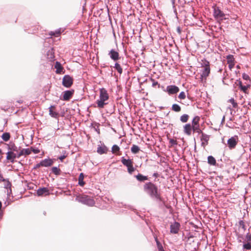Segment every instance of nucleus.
I'll list each match as a JSON object with an SVG mask.
<instances>
[{"label":"nucleus","instance_id":"nucleus-36","mask_svg":"<svg viewBox=\"0 0 251 251\" xmlns=\"http://www.w3.org/2000/svg\"><path fill=\"white\" fill-rule=\"evenodd\" d=\"M227 63H234V58L232 55H228L226 56Z\"/></svg>","mask_w":251,"mask_h":251},{"label":"nucleus","instance_id":"nucleus-2","mask_svg":"<svg viewBox=\"0 0 251 251\" xmlns=\"http://www.w3.org/2000/svg\"><path fill=\"white\" fill-rule=\"evenodd\" d=\"M109 99V95L107 90L105 88H100V99L96 101L98 107L102 108L104 105L107 104L105 101Z\"/></svg>","mask_w":251,"mask_h":251},{"label":"nucleus","instance_id":"nucleus-51","mask_svg":"<svg viewBox=\"0 0 251 251\" xmlns=\"http://www.w3.org/2000/svg\"><path fill=\"white\" fill-rule=\"evenodd\" d=\"M66 156L65 155H61L58 157V159L60 160L61 161L63 160L66 158Z\"/></svg>","mask_w":251,"mask_h":251},{"label":"nucleus","instance_id":"nucleus-25","mask_svg":"<svg viewBox=\"0 0 251 251\" xmlns=\"http://www.w3.org/2000/svg\"><path fill=\"white\" fill-rule=\"evenodd\" d=\"M136 179L139 181H144L148 180V177L147 176H143L141 174H138L135 176Z\"/></svg>","mask_w":251,"mask_h":251},{"label":"nucleus","instance_id":"nucleus-28","mask_svg":"<svg viewBox=\"0 0 251 251\" xmlns=\"http://www.w3.org/2000/svg\"><path fill=\"white\" fill-rule=\"evenodd\" d=\"M139 151V147L136 145H133L131 148V151L134 154L137 153Z\"/></svg>","mask_w":251,"mask_h":251},{"label":"nucleus","instance_id":"nucleus-58","mask_svg":"<svg viewBox=\"0 0 251 251\" xmlns=\"http://www.w3.org/2000/svg\"><path fill=\"white\" fill-rule=\"evenodd\" d=\"M177 30L178 31V32H179V33H180V29L179 27L177 28Z\"/></svg>","mask_w":251,"mask_h":251},{"label":"nucleus","instance_id":"nucleus-31","mask_svg":"<svg viewBox=\"0 0 251 251\" xmlns=\"http://www.w3.org/2000/svg\"><path fill=\"white\" fill-rule=\"evenodd\" d=\"M172 110L174 111L178 112L181 111V107L177 104H174L172 106Z\"/></svg>","mask_w":251,"mask_h":251},{"label":"nucleus","instance_id":"nucleus-57","mask_svg":"<svg viewBox=\"0 0 251 251\" xmlns=\"http://www.w3.org/2000/svg\"><path fill=\"white\" fill-rule=\"evenodd\" d=\"M157 248L158 249V251L163 250V248L162 246H160L159 247H158Z\"/></svg>","mask_w":251,"mask_h":251},{"label":"nucleus","instance_id":"nucleus-55","mask_svg":"<svg viewBox=\"0 0 251 251\" xmlns=\"http://www.w3.org/2000/svg\"><path fill=\"white\" fill-rule=\"evenodd\" d=\"M238 85H239V86L240 88H241V87L243 86V85H242V82H241V81H240L239 82V84H238Z\"/></svg>","mask_w":251,"mask_h":251},{"label":"nucleus","instance_id":"nucleus-16","mask_svg":"<svg viewBox=\"0 0 251 251\" xmlns=\"http://www.w3.org/2000/svg\"><path fill=\"white\" fill-rule=\"evenodd\" d=\"M31 150L30 149H23L18 153L17 157H20L23 155H27L31 153Z\"/></svg>","mask_w":251,"mask_h":251},{"label":"nucleus","instance_id":"nucleus-26","mask_svg":"<svg viewBox=\"0 0 251 251\" xmlns=\"http://www.w3.org/2000/svg\"><path fill=\"white\" fill-rule=\"evenodd\" d=\"M84 175L82 173H80L78 177V184L81 186H83L85 184V182L83 181Z\"/></svg>","mask_w":251,"mask_h":251},{"label":"nucleus","instance_id":"nucleus-18","mask_svg":"<svg viewBox=\"0 0 251 251\" xmlns=\"http://www.w3.org/2000/svg\"><path fill=\"white\" fill-rule=\"evenodd\" d=\"M73 94V92L71 91H65L64 92L63 100H69L71 99Z\"/></svg>","mask_w":251,"mask_h":251},{"label":"nucleus","instance_id":"nucleus-39","mask_svg":"<svg viewBox=\"0 0 251 251\" xmlns=\"http://www.w3.org/2000/svg\"><path fill=\"white\" fill-rule=\"evenodd\" d=\"M250 87V85L247 86H243L241 87L240 89L243 91L245 93H248L247 90Z\"/></svg>","mask_w":251,"mask_h":251},{"label":"nucleus","instance_id":"nucleus-53","mask_svg":"<svg viewBox=\"0 0 251 251\" xmlns=\"http://www.w3.org/2000/svg\"><path fill=\"white\" fill-rule=\"evenodd\" d=\"M42 165H40V162L39 163H38L36 165V166H35L34 168L35 169H37V168H38L40 167H41Z\"/></svg>","mask_w":251,"mask_h":251},{"label":"nucleus","instance_id":"nucleus-5","mask_svg":"<svg viewBox=\"0 0 251 251\" xmlns=\"http://www.w3.org/2000/svg\"><path fill=\"white\" fill-rule=\"evenodd\" d=\"M239 142V137L237 135H234L227 140V145L229 149H235Z\"/></svg>","mask_w":251,"mask_h":251},{"label":"nucleus","instance_id":"nucleus-52","mask_svg":"<svg viewBox=\"0 0 251 251\" xmlns=\"http://www.w3.org/2000/svg\"><path fill=\"white\" fill-rule=\"evenodd\" d=\"M228 67L231 70L234 66V63H228Z\"/></svg>","mask_w":251,"mask_h":251},{"label":"nucleus","instance_id":"nucleus-46","mask_svg":"<svg viewBox=\"0 0 251 251\" xmlns=\"http://www.w3.org/2000/svg\"><path fill=\"white\" fill-rule=\"evenodd\" d=\"M169 142L172 146L177 145L176 140H174L173 139H170L169 140Z\"/></svg>","mask_w":251,"mask_h":251},{"label":"nucleus","instance_id":"nucleus-37","mask_svg":"<svg viewBox=\"0 0 251 251\" xmlns=\"http://www.w3.org/2000/svg\"><path fill=\"white\" fill-rule=\"evenodd\" d=\"M243 248L244 250H251V243L248 242V243L243 244Z\"/></svg>","mask_w":251,"mask_h":251},{"label":"nucleus","instance_id":"nucleus-47","mask_svg":"<svg viewBox=\"0 0 251 251\" xmlns=\"http://www.w3.org/2000/svg\"><path fill=\"white\" fill-rule=\"evenodd\" d=\"M31 150V151H33L34 153L35 154H37V153H38L40 152V150L38 149H34V148H31V149H30Z\"/></svg>","mask_w":251,"mask_h":251},{"label":"nucleus","instance_id":"nucleus-38","mask_svg":"<svg viewBox=\"0 0 251 251\" xmlns=\"http://www.w3.org/2000/svg\"><path fill=\"white\" fill-rule=\"evenodd\" d=\"M228 101L232 104L233 108H236L237 106V103L235 101L234 99L231 98Z\"/></svg>","mask_w":251,"mask_h":251},{"label":"nucleus","instance_id":"nucleus-60","mask_svg":"<svg viewBox=\"0 0 251 251\" xmlns=\"http://www.w3.org/2000/svg\"><path fill=\"white\" fill-rule=\"evenodd\" d=\"M1 153V150L0 149V154Z\"/></svg>","mask_w":251,"mask_h":251},{"label":"nucleus","instance_id":"nucleus-9","mask_svg":"<svg viewBox=\"0 0 251 251\" xmlns=\"http://www.w3.org/2000/svg\"><path fill=\"white\" fill-rule=\"evenodd\" d=\"M214 16L215 18L220 20H223L226 19V18H224L225 16V14L218 8L214 9Z\"/></svg>","mask_w":251,"mask_h":251},{"label":"nucleus","instance_id":"nucleus-21","mask_svg":"<svg viewBox=\"0 0 251 251\" xmlns=\"http://www.w3.org/2000/svg\"><path fill=\"white\" fill-rule=\"evenodd\" d=\"M108 151L107 147L105 146H99L97 148V152L100 154L106 153Z\"/></svg>","mask_w":251,"mask_h":251},{"label":"nucleus","instance_id":"nucleus-45","mask_svg":"<svg viewBox=\"0 0 251 251\" xmlns=\"http://www.w3.org/2000/svg\"><path fill=\"white\" fill-rule=\"evenodd\" d=\"M151 81L152 82V87H154L156 85H157L158 87L159 88L160 84L158 83L157 81H155L153 79H152V78L151 79Z\"/></svg>","mask_w":251,"mask_h":251},{"label":"nucleus","instance_id":"nucleus-56","mask_svg":"<svg viewBox=\"0 0 251 251\" xmlns=\"http://www.w3.org/2000/svg\"><path fill=\"white\" fill-rule=\"evenodd\" d=\"M50 52L51 53L50 58L51 59H52L54 57V56H53V55L52 54V50H49V52Z\"/></svg>","mask_w":251,"mask_h":251},{"label":"nucleus","instance_id":"nucleus-11","mask_svg":"<svg viewBox=\"0 0 251 251\" xmlns=\"http://www.w3.org/2000/svg\"><path fill=\"white\" fill-rule=\"evenodd\" d=\"M108 55H109L111 59L114 61H117L119 59V53L113 49L111 50L109 52Z\"/></svg>","mask_w":251,"mask_h":251},{"label":"nucleus","instance_id":"nucleus-15","mask_svg":"<svg viewBox=\"0 0 251 251\" xmlns=\"http://www.w3.org/2000/svg\"><path fill=\"white\" fill-rule=\"evenodd\" d=\"M210 72V67L203 68V70L202 71L201 74V77L202 79H205L206 77L209 75Z\"/></svg>","mask_w":251,"mask_h":251},{"label":"nucleus","instance_id":"nucleus-49","mask_svg":"<svg viewBox=\"0 0 251 251\" xmlns=\"http://www.w3.org/2000/svg\"><path fill=\"white\" fill-rule=\"evenodd\" d=\"M155 241L156 242V245H157V248L158 247H159L160 246H162L161 244L160 243V242L157 239V237H155Z\"/></svg>","mask_w":251,"mask_h":251},{"label":"nucleus","instance_id":"nucleus-8","mask_svg":"<svg viewBox=\"0 0 251 251\" xmlns=\"http://www.w3.org/2000/svg\"><path fill=\"white\" fill-rule=\"evenodd\" d=\"M179 88L176 85H169L166 87V91L169 95L176 94L179 92Z\"/></svg>","mask_w":251,"mask_h":251},{"label":"nucleus","instance_id":"nucleus-59","mask_svg":"<svg viewBox=\"0 0 251 251\" xmlns=\"http://www.w3.org/2000/svg\"><path fill=\"white\" fill-rule=\"evenodd\" d=\"M164 251V249H163V250H159V251Z\"/></svg>","mask_w":251,"mask_h":251},{"label":"nucleus","instance_id":"nucleus-1","mask_svg":"<svg viewBox=\"0 0 251 251\" xmlns=\"http://www.w3.org/2000/svg\"><path fill=\"white\" fill-rule=\"evenodd\" d=\"M144 190L152 199H155L160 201H163V198L158 191L157 186L152 182H149L144 185Z\"/></svg>","mask_w":251,"mask_h":251},{"label":"nucleus","instance_id":"nucleus-54","mask_svg":"<svg viewBox=\"0 0 251 251\" xmlns=\"http://www.w3.org/2000/svg\"><path fill=\"white\" fill-rule=\"evenodd\" d=\"M153 176L155 177H157L158 176H159V174L157 173H154L153 174Z\"/></svg>","mask_w":251,"mask_h":251},{"label":"nucleus","instance_id":"nucleus-42","mask_svg":"<svg viewBox=\"0 0 251 251\" xmlns=\"http://www.w3.org/2000/svg\"><path fill=\"white\" fill-rule=\"evenodd\" d=\"M245 241H247V242H250L251 241V233H248L246 234V235L245 236Z\"/></svg>","mask_w":251,"mask_h":251},{"label":"nucleus","instance_id":"nucleus-32","mask_svg":"<svg viewBox=\"0 0 251 251\" xmlns=\"http://www.w3.org/2000/svg\"><path fill=\"white\" fill-rule=\"evenodd\" d=\"M120 149L119 146L116 145H114L112 147V152L113 153H117V154L120 155V154L118 153V152L120 151Z\"/></svg>","mask_w":251,"mask_h":251},{"label":"nucleus","instance_id":"nucleus-50","mask_svg":"<svg viewBox=\"0 0 251 251\" xmlns=\"http://www.w3.org/2000/svg\"><path fill=\"white\" fill-rule=\"evenodd\" d=\"M155 241L156 242V245H157V248L158 247H159L160 246H162L161 244L160 243V242L157 239V237H155Z\"/></svg>","mask_w":251,"mask_h":251},{"label":"nucleus","instance_id":"nucleus-17","mask_svg":"<svg viewBox=\"0 0 251 251\" xmlns=\"http://www.w3.org/2000/svg\"><path fill=\"white\" fill-rule=\"evenodd\" d=\"M209 139V136L204 134L203 133H202L201 134V140L202 141V145L203 146H204L205 145H207L208 144V141Z\"/></svg>","mask_w":251,"mask_h":251},{"label":"nucleus","instance_id":"nucleus-20","mask_svg":"<svg viewBox=\"0 0 251 251\" xmlns=\"http://www.w3.org/2000/svg\"><path fill=\"white\" fill-rule=\"evenodd\" d=\"M54 68L56 69V73L57 74H61L63 72V68L59 62H56Z\"/></svg>","mask_w":251,"mask_h":251},{"label":"nucleus","instance_id":"nucleus-4","mask_svg":"<svg viewBox=\"0 0 251 251\" xmlns=\"http://www.w3.org/2000/svg\"><path fill=\"white\" fill-rule=\"evenodd\" d=\"M238 225V231L236 232V235L237 236L238 242H241V240L243 239V235L246 230V226L245 223L243 220L239 221Z\"/></svg>","mask_w":251,"mask_h":251},{"label":"nucleus","instance_id":"nucleus-40","mask_svg":"<svg viewBox=\"0 0 251 251\" xmlns=\"http://www.w3.org/2000/svg\"><path fill=\"white\" fill-rule=\"evenodd\" d=\"M127 172L129 174H132V173L135 171V168L133 167V165H131L130 167L127 168Z\"/></svg>","mask_w":251,"mask_h":251},{"label":"nucleus","instance_id":"nucleus-10","mask_svg":"<svg viewBox=\"0 0 251 251\" xmlns=\"http://www.w3.org/2000/svg\"><path fill=\"white\" fill-rule=\"evenodd\" d=\"M192 129L193 127L190 124H187L183 126V132L185 134L190 136L193 130Z\"/></svg>","mask_w":251,"mask_h":251},{"label":"nucleus","instance_id":"nucleus-35","mask_svg":"<svg viewBox=\"0 0 251 251\" xmlns=\"http://www.w3.org/2000/svg\"><path fill=\"white\" fill-rule=\"evenodd\" d=\"M51 171L52 172L56 175H60V170L56 167H52L51 169Z\"/></svg>","mask_w":251,"mask_h":251},{"label":"nucleus","instance_id":"nucleus-41","mask_svg":"<svg viewBox=\"0 0 251 251\" xmlns=\"http://www.w3.org/2000/svg\"><path fill=\"white\" fill-rule=\"evenodd\" d=\"M9 149L14 151H18V148L14 144L9 146Z\"/></svg>","mask_w":251,"mask_h":251},{"label":"nucleus","instance_id":"nucleus-34","mask_svg":"<svg viewBox=\"0 0 251 251\" xmlns=\"http://www.w3.org/2000/svg\"><path fill=\"white\" fill-rule=\"evenodd\" d=\"M192 129H193L192 131H193V132H197L199 134H200V133L202 134V131L201 130V129L200 128V125L193 127Z\"/></svg>","mask_w":251,"mask_h":251},{"label":"nucleus","instance_id":"nucleus-22","mask_svg":"<svg viewBox=\"0 0 251 251\" xmlns=\"http://www.w3.org/2000/svg\"><path fill=\"white\" fill-rule=\"evenodd\" d=\"M54 108H55V106H54V105H51V106H50V108H49V114L52 117L56 118L58 116V114L57 112H56L55 111H54L53 110V109Z\"/></svg>","mask_w":251,"mask_h":251},{"label":"nucleus","instance_id":"nucleus-7","mask_svg":"<svg viewBox=\"0 0 251 251\" xmlns=\"http://www.w3.org/2000/svg\"><path fill=\"white\" fill-rule=\"evenodd\" d=\"M180 227V225L177 222H174L170 225V232L172 234L178 233Z\"/></svg>","mask_w":251,"mask_h":251},{"label":"nucleus","instance_id":"nucleus-43","mask_svg":"<svg viewBox=\"0 0 251 251\" xmlns=\"http://www.w3.org/2000/svg\"><path fill=\"white\" fill-rule=\"evenodd\" d=\"M60 30H57V31H56L55 32L51 31V32H50V34L51 36L54 35V36L57 37V36H59L60 35Z\"/></svg>","mask_w":251,"mask_h":251},{"label":"nucleus","instance_id":"nucleus-48","mask_svg":"<svg viewBox=\"0 0 251 251\" xmlns=\"http://www.w3.org/2000/svg\"><path fill=\"white\" fill-rule=\"evenodd\" d=\"M242 77L245 80H248L250 78L249 76L245 73H244L242 75Z\"/></svg>","mask_w":251,"mask_h":251},{"label":"nucleus","instance_id":"nucleus-23","mask_svg":"<svg viewBox=\"0 0 251 251\" xmlns=\"http://www.w3.org/2000/svg\"><path fill=\"white\" fill-rule=\"evenodd\" d=\"M200 120V117L199 116H195L192 121V126L194 127L195 126H199V122Z\"/></svg>","mask_w":251,"mask_h":251},{"label":"nucleus","instance_id":"nucleus-6","mask_svg":"<svg viewBox=\"0 0 251 251\" xmlns=\"http://www.w3.org/2000/svg\"><path fill=\"white\" fill-rule=\"evenodd\" d=\"M73 78L70 75H65L63 77L62 84L65 87L67 88L71 87L73 84Z\"/></svg>","mask_w":251,"mask_h":251},{"label":"nucleus","instance_id":"nucleus-33","mask_svg":"<svg viewBox=\"0 0 251 251\" xmlns=\"http://www.w3.org/2000/svg\"><path fill=\"white\" fill-rule=\"evenodd\" d=\"M114 67L120 74H122L123 69L118 63H116Z\"/></svg>","mask_w":251,"mask_h":251},{"label":"nucleus","instance_id":"nucleus-44","mask_svg":"<svg viewBox=\"0 0 251 251\" xmlns=\"http://www.w3.org/2000/svg\"><path fill=\"white\" fill-rule=\"evenodd\" d=\"M185 97H186L185 94L184 92H180L178 95V98L181 100L185 99Z\"/></svg>","mask_w":251,"mask_h":251},{"label":"nucleus","instance_id":"nucleus-3","mask_svg":"<svg viewBox=\"0 0 251 251\" xmlns=\"http://www.w3.org/2000/svg\"><path fill=\"white\" fill-rule=\"evenodd\" d=\"M77 199L78 201L90 206H92L95 204L94 199L87 195L78 196Z\"/></svg>","mask_w":251,"mask_h":251},{"label":"nucleus","instance_id":"nucleus-30","mask_svg":"<svg viewBox=\"0 0 251 251\" xmlns=\"http://www.w3.org/2000/svg\"><path fill=\"white\" fill-rule=\"evenodd\" d=\"M201 67L203 68L210 67L209 62L206 60L205 59L201 60Z\"/></svg>","mask_w":251,"mask_h":251},{"label":"nucleus","instance_id":"nucleus-24","mask_svg":"<svg viewBox=\"0 0 251 251\" xmlns=\"http://www.w3.org/2000/svg\"><path fill=\"white\" fill-rule=\"evenodd\" d=\"M207 162L209 164L215 166L216 164V160L212 156H208L207 157Z\"/></svg>","mask_w":251,"mask_h":251},{"label":"nucleus","instance_id":"nucleus-19","mask_svg":"<svg viewBox=\"0 0 251 251\" xmlns=\"http://www.w3.org/2000/svg\"><path fill=\"white\" fill-rule=\"evenodd\" d=\"M6 154V159L8 160H10L12 163L14 162V159L17 157L16 154L12 151H8Z\"/></svg>","mask_w":251,"mask_h":251},{"label":"nucleus","instance_id":"nucleus-14","mask_svg":"<svg viewBox=\"0 0 251 251\" xmlns=\"http://www.w3.org/2000/svg\"><path fill=\"white\" fill-rule=\"evenodd\" d=\"M121 162L123 163V164L126 166L127 168L128 167L131 166L133 164V162L132 159H126L124 158V157H122L121 158Z\"/></svg>","mask_w":251,"mask_h":251},{"label":"nucleus","instance_id":"nucleus-12","mask_svg":"<svg viewBox=\"0 0 251 251\" xmlns=\"http://www.w3.org/2000/svg\"><path fill=\"white\" fill-rule=\"evenodd\" d=\"M53 162L50 158H46L40 162V165H42V167H49L52 165Z\"/></svg>","mask_w":251,"mask_h":251},{"label":"nucleus","instance_id":"nucleus-29","mask_svg":"<svg viewBox=\"0 0 251 251\" xmlns=\"http://www.w3.org/2000/svg\"><path fill=\"white\" fill-rule=\"evenodd\" d=\"M189 115L187 114H183L180 117V120L182 123H186L189 119Z\"/></svg>","mask_w":251,"mask_h":251},{"label":"nucleus","instance_id":"nucleus-13","mask_svg":"<svg viewBox=\"0 0 251 251\" xmlns=\"http://www.w3.org/2000/svg\"><path fill=\"white\" fill-rule=\"evenodd\" d=\"M37 194L39 196L48 195L49 194V190L46 187L41 188L37 190Z\"/></svg>","mask_w":251,"mask_h":251},{"label":"nucleus","instance_id":"nucleus-27","mask_svg":"<svg viewBox=\"0 0 251 251\" xmlns=\"http://www.w3.org/2000/svg\"><path fill=\"white\" fill-rule=\"evenodd\" d=\"M2 140L5 142L8 141L10 138V134L8 132H5L1 135Z\"/></svg>","mask_w":251,"mask_h":251}]
</instances>
